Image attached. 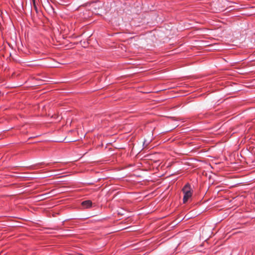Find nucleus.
Here are the masks:
<instances>
[{
	"instance_id": "2",
	"label": "nucleus",
	"mask_w": 255,
	"mask_h": 255,
	"mask_svg": "<svg viewBox=\"0 0 255 255\" xmlns=\"http://www.w3.org/2000/svg\"><path fill=\"white\" fill-rule=\"evenodd\" d=\"M82 205L86 208H89L92 207V202L91 200H86L82 202Z\"/></svg>"
},
{
	"instance_id": "1",
	"label": "nucleus",
	"mask_w": 255,
	"mask_h": 255,
	"mask_svg": "<svg viewBox=\"0 0 255 255\" xmlns=\"http://www.w3.org/2000/svg\"><path fill=\"white\" fill-rule=\"evenodd\" d=\"M184 193L183 203H185L192 196V192L191 186L189 183L186 184L182 189Z\"/></svg>"
},
{
	"instance_id": "6",
	"label": "nucleus",
	"mask_w": 255,
	"mask_h": 255,
	"mask_svg": "<svg viewBox=\"0 0 255 255\" xmlns=\"http://www.w3.org/2000/svg\"><path fill=\"white\" fill-rule=\"evenodd\" d=\"M134 136H132L131 138H130V140H132V138H133Z\"/></svg>"
},
{
	"instance_id": "3",
	"label": "nucleus",
	"mask_w": 255,
	"mask_h": 255,
	"mask_svg": "<svg viewBox=\"0 0 255 255\" xmlns=\"http://www.w3.org/2000/svg\"><path fill=\"white\" fill-rule=\"evenodd\" d=\"M32 2H33V4L34 9L37 11V6L36 5V4H35V0H32Z\"/></svg>"
},
{
	"instance_id": "8",
	"label": "nucleus",
	"mask_w": 255,
	"mask_h": 255,
	"mask_svg": "<svg viewBox=\"0 0 255 255\" xmlns=\"http://www.w3.org/2000/svg\"><path fill=\"white\" fill-rule=\"evenodd\" d=\"M128 148L129 147V146H130V144H128Z\"/></svg>"
},
{
	"instance_id": "4",
	"label": "nucleus",
	"mask_w": 255,
	"mask_h": 255,
	"mask_svg": "<svg viewBox=\"0 0 255 255\" xmlns=\"http://www.w3.org/2000/svg\"><path fill=\"white\" fill-rule=\"evenodd\" d=\"M135 230L133 227L128 226V232H133Z\"/></svg>"
},
{
	"instance_id": "7",
	"label": "nucleus",
	"mask_w": 255,
	"mask_h": 255,
	"mask_svg": "<svg viewBox=\"0 0 255 255\" xmlns=\"http://www.w3.org/2000/svg\"><path fill=\"white\" fill-rule=\"evenodd\" d=\"M134 132H135V130H134V131H133V132L132 133V134H133V133H134Z\"/></svg>"
},
{
	"instance_id": "5",
	"label": "nucleus",
	"mask_w": 255,
	"mask_h": 255,
	"mask_svg": "<svg viewBox=\"0 0 255 255\" xmlns=\"http://www.w3.org/2000/svg\"><path fill=\"white\" fill-rule=\"evenodd\" d=\"M148 144V143H146V141L145 140L144 142H143V145L145 146V147Z\"/></svg>"
}]
</instances>
